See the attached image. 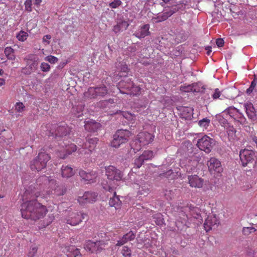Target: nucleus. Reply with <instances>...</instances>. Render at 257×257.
I'll use <instances>...</instances> for the list:
<instances>
[{"label":"nucleus","mask_w":257,"mask_h":257,"mask_svg":"<svg viewBox=\"0 0 257 257\" xmlns=\"http://www.w3.org/2000/svg\"><path fill=\"white\" fill-rule=\"evenodd\" d=\"M39 195L40 192L35 188L32 189L29 187L26 189L22 197L24 202L21 205V212L23 218L36 221L46 215L48 212L46 206L39 203L36 199Z\"/></svg>","instance_id":"f257e3e1"},{"label":"nucleus","mask_w":257,"mask_h":257,"mask_svg":"<svg viewBox=\"0 0 257 257\" xmlns=\"http://www.w3.org/2000/svg\"><path fill=\"white\" fill-rule=\"evenodd\" d=\"M105 175L108 182L104 181L101 183L103 189L109 192H113L119 186L120 182L123 176L122 172L113 166H109L105 168Z\"/></svg>","instance_id":"f03ea898"},{"label":"nucleus","mask_w":257,"mask_h":257,"mask_svg":"<svg viewBox=\"0 0 257 257\" xmlns=\"http://www.w3.org/2000/svg\"><path fill=\"white\" fill-rule=\"evenodd\" d=\"M46 147L40 150L38 156L35 157L30 163V167L32 171L40 172L46 168L48 162L51 159V156L47 153Z\"/></svg>","instance_id":"7ed1b4c3"},{"label":"nucleus","mask_w":257,"mask_h":257,"mask_svg":"<svg viewBox=\"0 0 257 257\" xmlns=\"http://www.w3.org/2000/svg\"><path fill=\"white\" fill-rule=\"evenodd\" d=\"M117 88L120 93L134 96L137 95L140 91V88L134 85L132 78L128 77H124L119 81Z\"/></svg>","instance_id":"20e7f679"},{"label":"nucleus","mask_w":257,"mask_h":257,"mask_svg":"<svg viewBox=\"0 0 257 257\" xmlns=\"http://www.w3.org/2000/svg\"><path fill=\"white\" fill-rule=\"evenodd\" d=\"M70 131V128L65 123L56 124L50 131L48 136L49 138L52 137V139H55L58 141L61 138L69 134Z\"/></svg>","instance_id":"39448f33"},{"label":"nucleus","mask_w":257,"mask_h":257,"mask_svg":"<svg viewBox=\"0 0 257 257\" xmlns=\"http://www.w3.org/2000/svg\"><path fill=\"white\" fill-rule=\"evenodd\" d=\"M257 157V152L248 149H242L239 152L241 165L245 167L252 164Z\"/></svg>","instance_id":"423d86ee"},{"label":"nucleus","mask_w":257,"mask_h":257,"mask_svg":"<svg viewBox=\"0 0 257 257\" xmlns=\"http://www.w3.org/2000/svg\"><path fill=\"white\" fill-rule=\"evenodd\" d=\"M108 93V89L104 85H101L96 87H89L87 91L84 93L86 97L94 99L97 97H104Z\"/></svg>","instance_id":"0eeeda50"},{"label":"nucleus","mask_w":257,"mask_h":257,"mask_svg":"<svg viewBox=\"0 0 257 257\" xmlns=\"http://www.w3.org/2000/svg\"><path fill=\"white\" fill-rule=\"evenodd\" d=\"M215 144V141L209 137L204 135L198 139L197 143V147L200 150L206 153H210Z\"/></svg>","instance_id":"6e6552de"},{"label":"nucleus","mask_w":257,"mask_h":257,"mask_svg":"<svg viewBox=\"0 0 257 257\" xmlns=\"http://www.w3.org/2000/svg\"><path fill=\"white\" fill-rule=\"evenodd\" d=\"M106 243L103 240H98L95 242L91 240L87 241L84 244V248L87 251L91 253H98L104 249Z\"/></svg>","instance_id":"1a4fd4ad"},{"label":"nucleus","mask_w":257,"mask_h":257,"mask_svg":"<svg viewBox=\"0 0 257 257\" xmlns=\"http://www.w3.org/2000/svg\"><path fill=\"white\" fill-rule=\"evenodd\" d=\"M224 113L228 114L235 121L241 125L246 123V119L242 113H240L238 109L235 107H229L224 111Z\"/></svg>","instance_id":"9d476101"},{"label":"nucleus","mask_w":257,"mask_h":257,"mask_svg":"<svg viewBox=\"0 0 257 257\" xmlns=\"http://www.w3.org/2000/svg\"><path fill=\"white\" fill-rule=\"evenodd\" d=\"M86 216V214L82 213L80 212H70L67 219L66 223L72 226L77 225L84 219Z\"/></svg>","instance_id":"9b49d317"},{"label":"nucleus","mask_w":257,"mask_h":257,"mask_svg":"<svg viewBox=\"0 0 257 257\" xmlns=\"http://www.w3.org/2000/svg\"><path fill=\"white\" fill-rule=\"evenodd\" d=\"M97 194L93 192H85L82 196H79L77 200L80 204L83 205L86 203H92L96 200Z\"/></svg>","instance_id":"f8f14e48"},{"label":"nucleus","mask_w":257,"mask_h":257,"mask_svg":"<svg viewBox=\"0 0 257 257\" xmlns=\"http://www.w3.org/2000/svg\"><path fill=\"white\" fill-rule=\"evenodd\" d=\"M79 175L82 179L88 181V183L96 182L98 177L97 173L95 171H93L87 172L81 170L79 171Z\"/></svg>","instance_id":"ddd939ff"},{"label":"nucleus","mask_w":257,"mask_h":257,"mask_svg":"<svg viewBox=\"0 0 257 257\" xmlns=\"http://www.w3.org/2000/svg\"><path fill=\"white\" fill-rule=\"evenodd\" d=\"M154 138L153 135L147 132H141L137 136V140L139 144H142L143 146L148 145L152 142Z\"/></svg>","instance_id":"4468645a"},{"label":"nucleus","mask_w":257,"mask_h":257,"mask_svg":"<svg viewBox=\"0 0 257 257\" xmlns=\"http://www.w3.org/2000/svg\"><path fill=\"white\" fill-rule=\"evenodd\" d=\"M207 165L210 171H214L217 173H220L223 170L220 162L216 158H211L207 161Z\"/></svg>","instance_id":"2eb2a0df"},{"label":"nucleus","mask_w":257,"mask_h":257,"mask_svg":"<svg viewBox=\"0 0 257 257\" xmlns=\"http://www.w3.org/2000/svg\"><path fill=\"white\" fill-rule=\"evenodd\" d=\"M129 23L123 18L117 19L116 24L113 27V31L116 34L126 30L129 26Z\"/></svg>","instance_id":"dca6fc26"},{"label":"nucleus","mask_w":257,"mask_h":257,"mask_svg":"<svg viewBox=\"0 0 257 257\" xmlns=\"http://www.w3.org/2000/svg\"><path fill=\"white\" fill-rule=\"evenodd\" d=\"M219 223V220L216 215L208 216L204 223V227L206 232L210 230L212 226L217 225Z\"/></svg>","instance_id":"f3484780"},{"label":"nucleus","mask_w":257,"mask_h":257,"mask_svg":"<svg viewBox=\"0 0 257 257\" xmlns=\"http://www.w3.org/2000/svg\"><path fill=\"white\" fill-rule=\"evenodd\" d=\"M188 179L191 187L200 188L203 186V180L196 175L188 176Z\"/></svg>","instance_id":"a211bd4d"},{"label":"nucleus","mask_w":257,"mask_h":257,"mask_svg":"<svg viewBox=\"0 0 257 257\" xmlns=\"http://www.w3.org/2000/svg\"><path fill=\"white\" fill-rule=\"evenodd\" d=\"M149 29L150 25L149 24L144 25L140 27L139 30L135 32L133 35L139 39L144 38L150 35Z\"/></svg>","instance_id":"6ab92c4d"},{"label":"nucleus","mask_w":257,"mask_h":257,"mask_svg":"<svg viewBox=\"0 0 257 257\" xmlns=\"http://www.w3.org/2000/svg\"><path fill=\"white\" fill-rule=\"evenodd\" d=\"M244 107L248 117L252 120H256V111L253 104L251 102H247L244 104Z\"/></svg>","instance_id":"aec40b11"},{"label":"nucleus","mask_w":257,"mask_h":257,"mask_svg":"<svg viewBox=\"0 0 257 257\" xmlns=\"http://www.w3.org/2000/svg\"><path fill=\"white\" fill-rule=\"evenodd\" d=\"M101 127L100 123L90 120L86 121L84 125L85 129L90 132H96Z\"/></svg>","instance_id":"412c9836"},{"label":"nucleus","mask_w":257,"mask_h":257,"mask_svg":"<svg viewBox=\"0 0 257 257\" xmlns=\"http://www.w3.org/2000/svg\"><path fill=\"white\" fill-rule=\"evenodd\" d=\"M114 103V100L110 98L107 100H102L95 104V107L102 110L107 109L110 108L111 105Z\"/></svg>","instance_id":"4be33fe9"},{"label":"nucleus","mask_w":257,"mask_h":257,"mask_svg":"<svg viewBox=\"0 0 257 257\" xmlns=\"http://www.w3.org/2000/svg\"><path fill=\"white\" fill-rule=\"evenodd\" d=\"M112 193V192H110ZM113 196L112 197H110L109 200V205L111 207H114L116 209L120 208L121 205V202L119 199V198L118 196L116 195L115 191L114 190L113 191Z\"/></svg>","instance_id":"5701e85b"},{"label":"nucleus","mask_w":257,"mask_h":257,"mask_svg":"<svg viewBox=\"0 0 257 257\" xmlns=\"http://www.w3.org/2000/svg\"><path fill=\"white\" fill-rule=\"evenodd\" d=\"M182 117L186 120H191L193 118V109L191 107H183L181 110Z\"/></svg>","instance_id":"b1692460"},{"label":"nucleus","mask_w":257,"mask_h":257,"mask_svg":"<svg viewBox=\"0 0 257 257\" xmlns=\"http://www.w3.org/2000/svg\"><path fill=\"white\" fill-rule=\"evenodd\" d=\"M66 255L68 257H81L80 249L76 248L74 246H68L67 249Z\"/></svg>","instance_id":"393cba45"},{"label":"nucleus","mask_w":257,"mask_h":257,"mask_svg":"<svg viewBox=\"0 0 257 257\" xmlns=\"http://www.w3.org/2000/svg\"><path fill=\"white\" fill-rule=\"evenodd\" d=\"M61 170V175L63 178H70L74 174L72 168L69 165H62Z\"/></svg>","instance_id":"a878e982"},{"label":"nucleus","mask_w":257,"mask_h":257,"mask_svg":"<svg viewBox=\"0 0 257 257\" xmlns=\"http://www.w3.org/2000/svg\"><path fill=\"white\" fill-rule=\"evenodd\" d=\"M115 135H116L117 138H120L121 141H124L127 142L131 133L127 130H119L116 132Z\"/></svg>","instance_id":"bb28decb"},{"label":"nucleus","mask_w":257,"mask_h":257,"mask_svg":"<svg viewBox=\"0 0 257 257\" xmlns=\"http://www.w3.org/2000/svg\"><path fill=\"white\" fill-rule=\"evenodd\" d=\"M56 181L54 179H50L49 177L44 175L38 178L36 181L37 185H41L42 184H47V183L54 184Z\"/></svg>","instance_id":"cd10ccee"},{"label":"nucleus","mask_w":257,"mask_h":257,"mask_svg":"<svg viewBox=\"0 0 257 257\" xmlns=\"http://www.w3.org/2000/svg\"><path fill=\"white\" fill-rule=\"evenodd\" d=\"M172 15V12H169L168 9L163 11L162 13L158 15L156 19L158 22H160L166 20L169 17Z\"/></svg>","instance_id":"c85d7f7f"},{"label":"nucleus","mask_w":257,"mask_h":257,"mask_svg":"<svg viewBox=\"0 0 257 257\" xmlns=\"http://www.w3.org/2000/svg\"><path fill=\"white\" fill-rule=\"evenodd\" d=\"M150 191V185L148 183H144L140 186L138 193L140 195L147 196Z\"/></svg>","instance_id":"c756f323"},{"label":"nucleus","mask_w":257,"mask_h":257,"mask_svg":"<svg viewBox=\"0 0 257 257\" xmlns=\"http://www.w3.org/2000/svg\"><path fill=\"white\" fill-rule=\"evenodd\" d=\"M86 141L88 144H89V146L86 143L85 144V147H88L89 152H91L92 149H93L94 146L96 145L98 141V139L97 138L94 137L91 138L90 137H87L86 138Z\"/></svg>","instance_id":"7c9ffc66"},{"label":"nucleus","mask_w":257,"mask_h":257,"mask_svg":"<svg viewBox=\"0 0 257 257\" xmlns=\"http://www.w3.org/2000/svg\"><path fill=\"white\" fill-rule=\"evenodd\" d=\"M67 188L65 185L61 184L57 186L54 190V194L57 196L64 195L66 192Z\"/></svg>","instance_id":"2f4dec72"},{"label":"nucleus","mask_w":257,"mask_h":257,"mask_svg":"<svg viewBox=\"0 0 257 257\" xmlns=\"http://www.w3.org/2000/svg\"><path fill=\"white\" fill-rule=\"evenodd\" d=\"M126 142L124 141H121L120 138H117L116 135H113V139L111 142V147L115 148H118L121 144L125 143Z\"/></svg>","instance_id":"473e14b6"},{"label":"nucleus","mask_w":257,"mask_h":257,"mask_svg":"<svg viewBox=\"0 0 257 257\" xmlns=\"http://www.w3.org/2000/svg\"><path fill=\"white\" fill-rule=\"evenodd\" d=\"M215 119L220 123V124L224 128L227 127L229 123L227 120L221 114H218L216 115Z\"/></svg>","instance_id":"72a5a7b5"},{"label":"nucleus","mask_w":257,"mask_h":257,"mask_svg":"<svg viewBox=\"0 0 257 257\" xmlns=\"http://www.w3.org/2000/svg\"><path fill=\"white\" fill-rule=\"evenodd\" d=\"M196 165L197 162L195 160L192 161L191 160H188L186 165H185V168L186 169L187 172H191L194 170L196 168Z\"/></svg>","instance_id":"f704fd0d"},{"label":"nucleus","mask_w":257,"mask_h":257,"mask_svg":"<svg viewBox=\"0 0 257 257\" xmlns=\"http://www.w3.org/2000/svg\"><path fill=\"white\" fill-rule=\"evenodd\" d=\"M4 53L7 57L10 60H14L15 56L14 55V51L13 48L10 47H6L5 49Z\"/></svg>","instance_id":"c9c22d12"},{"label":"nucleus","mask_w":257,"mask_h":257,"mask_svg":"<svg viewBox=\"0 0 257 257\" xmlns=\"http://www.w3.org/2000/svg\"><path fill=\"white\" fill-rule=\"evenodd\" d=\"M144 161L149 160L152 159L154 157V153L152 151L147 150L140 155Z\"/></svg>","instance_id":"e433bc0d"},{"label":"nucleus","mask_w":257,"mask_h":257,"mask_svg":"<svg viewBox=\"0 0 257 257\" xmlns=\"http://www.w3.org/2000/svg\"><path fill=\"white\" fill-rule=\"evenodd\" d=\"M143 146L142 144H139V141L137 139L132 144V148L130 152L133 151L134 153H136L141 149V147Z\"/></svg>","instance_id":"4c0bfd02"},{"label":"nucleus","mask_w":257,"mask_h":257,"mask_svg":"<svg viewBox=\"0 0 257 257\" xmlns=\"http://www.w3.org/2000/svg\"><path fill=\"white\" fill-rule=\"evenodd\" d=\"M28 36V33L22 30L17 34L16 37L19 41L24 42L27 40Z\"/></svg>","instance_id":"58836bf2"},{"label":"nucleus","mask_w":257,"mask_h":257,"mask_svg":"<svg viewBox=\"0 0 257 257\" xmlns=\"http://www.w3.org/2000/svg\"><path fill=\"white\" fill-rule=\"evenodd\" d=\"M257 84V78L254 77L253 80L251 81L250 86L246 89V93L247 94H250L253 91L254 88Z\"/></svg>","instance_id":"ea45409f"},{"label":"nucleus","mask_w":257,"mask_h":257,"mask_svg":"<svg viewBox=\"0 0 257 257\" xmlns=\"http://www.w3.org/2000/svg\"><path fill=\"white\" fill-rule=\"evenodd\" d=\"M210 120L207 117L204 118L198 121V124L200 127L206 128L210 124Z\"/></svg>","instance_id":"a19ab883"},{"label":"nucleus","mask_w":257,"mask_h":257,"mask_svg":"<svg viewBox=\"0 0 257 257\" xmlns=\"http://www.w3.org/2000/svg\"><path fill=\"white\" fill-rule=\"evenodd\" d=\"M144 160L141 156H140L138 158H136L134 161V168H140L144 164Z\"/></svg>","instance_id":"79ce46f5"},{"label":"nucleus","mask_w":257,"mask_h":257,"mask_svg":"<svg viewBox=\"0 0 257 257\" xmlns=\"http://www.w3.org/2000/svg\"><path fill=\"white\" fill-rule=\"evenodd\" d=\"M256 229L253 227H244L242 228V233L245 235H248L251 233L254 232Z\"/></svg>","instance_id":"37998d69"},{"label":"nucleus","mask_w":257,"mask_h":257,"mask_svg":"<svg viewBox=\"0 0 257 257\" xmlns=\"http://www.w3.org/2000/svg\"><path fill=\"white\" fill-rule=\"evenodd\" d=\"M121 252L124 257H131L132 254L131 250L127 246H124Z\"/></svg>","instance_id":"c03bdc74"},{"label":"nucleus","mask_w":257,"mask_h":257,"mask_svg":"<svg viewBox=\"0 0 257 257\" xmlns=\"http://www.w3.org/2000/svg\"><path fill=\"white\" fill-rule=\"evenodd\" d=\"M122 2L120 0H113L109 4V7L112 9H116L121 5Z\"/></svg>","instance_id":"a18cd8bd"},{"label":"nucleus","mask_w":257,"mask_h":257,"mask_svg":"<svg viewBox=\"0 0 257 257\" xmlns=\"http://www.w3.org/2000/svg\"><path fill=\"white\" fill-rule=\"evenodd\" d=\"M45 60L46 61H48L51 64H55L58 61V59L52 55H49L45 58Z\"/></svg>","instance_id":"49530a36"},{"label":"nucleus","mask_w":257,"mask_h":257,"mask_svg":"<svg viewBox=\"0 0 257 257\" xmlns=\"http://www.w3.org/2000/svg\"><path fill=\"white\" fill-rule=\"evenodd\" d=\"M25 106L22 102H17L15 105V109L19 112L24 111Z\"/></svg>","instance_id":"de8ad7c7"},{"label":"nucleus","mask_w":257,"mask_h":257,"mask_svg":"<svg viewBox=\"0 0 257 257\" xmlns=\"http://www.w3.org/2000/svg\"><path fill=\"white\" fill-rule=\"evenodd\" d=\"M25 8L26 11L28 12H31L32 11V0H26L25 3Z\"/></svg>","instance_id":"09e8293b"},{"label":"nucleus","mask_w":257,"mask_h":257,"mask_svg":"<svg viewBox=\"0 0 257 257\" xmlns=\"http://www.w3.org/2000/svg\"><path fill=\"white\" fill-rule=\"evenodd\" d=\"M38 62L36 61H33L31 64L28 65V67L32 71L35 72L37 69Z\"/></svg>","instance_id":"8fccbe9b"},{"label":"nucleus","mask_w":257,"mask_h":257,"mask_svg":"<svg viewBox=\"0 0 257 257\" xmlns=\"http://www.w3.org/2000/svg\"><path fill=\"white\" fill-rule=\"evenodd\" d=\"M124 236L126 238V242H127L128 241L134 240L135 238L136 235L133 232V231H131L124 234Z\"/></svg>","instance_id":"3c124183"},{"label":"nucleus","mask_w":257,"mask_h":257,"mask_svg":"<svg viewBox=\"0 0 257 257\" xmlns=\"http://www.w3.org/2000/svg\"><path fill=\"white\" fill-rule=\"evenodd\" d=\"M40 67L41 70L43 72H48L50 69V65L45 62H43L41 63Z\"/></svg>","instance_id":"603ef678"},{"label":"nucleus","mask_w":257,"mask_h":257,"mask_svg":"<svg viewBox=\"0 0 257 257\" xmlns=\"http://www.w3.org/2000/svg\"><path fill=\"white\" fill-rule=\"evenodd\" d=\"M230 11L231 13H235L237 15H242L243 12L238 7L234 6L230 9Z\"/></svg>","instance_id":"864d4df0"},{"label":"nucleus","mask_w":257,"mask_h":257,"mask_svg":"<svg viewBox=\"0 0 257 257\" xmlns=\"http://www.w3.org/2000/svg\"><path fill=\"white\" fill-rule=\"evenodd\" d=\"M37 251V247L36 246H32L30 248V251L28 253L29 257H33Z\"/></svg>","instance_id":"5fc2aeb1"},{"label":"nucleus","mask_w":257,"mask_h":257,"mask_svg":"<svg viewBox=\"0 0 257 257\" xmlns=\"http://www.w3.org/2000/svg\"><path fill=\"white\" fill-rule=\"evenodd\" d=\"M193 86L191 85H188L187 86H181L180 90L184 92H190L192 91Z\"/></svg>","instance_id":"6e6d98bb"},{"label":"nucleus","mask_w":257,"mask_h":257,"mask_svg":"<svg viewBox=\"0 0 257 257\" xmlns=\"http://www.w3.org/2000/svg\"><path fill=\"white\" fill-rule=\"evenodd\" d=\"M77 150V146L75 145H71L67 150V153L68 155L72 154Z\"/></svg>","instance_id":"4d7b16f0"},{"label":"nucleus","mask_w":257,"mask_h":257,"mask_svg":"<svg viewBox=\"0 0 257 257\" xmlns=\"http://www.w3.org/2000/svg\"><path fill=\"white\" fill-rule=\"evenodd\" d=\"M227 130L228 135H233L235 133L236 130L232 125H230L229 123L227 127H225Z\"/></svg>","instance_id":"13d9d810"},{"label":"nucleus","mask_w":257,"mask_h":257,"mask_svg":"<svg viewBox=\"0 0 257 257\" xmlns=\"http://www.w3.org/2000/svg\"><path fill=\"white\" fill-rule=\"evenodd\" d=\"M126 242V238L123 235L121 239L117 241V243L116 244V246H121L125 243Z\"/></svg>","instance_id":"bf43d9fd"},{"label":"nucleus","mask_w":257,"mask_h":257,"mask_svg":"<svg viewBox=\"0 0 257 257\" xmlns=\"http://www.w3.org/2000/svg\"><path fill=\"white\" fill-rule=\"evenodd\" d=\"M224 42L223 39L218 38L216 40V44L218 47H222L223 46Z\"/></svg>","instance_id":"052dcab7"},{"label":"nucleus","mask_w":257,"mask_h":257,"mask_svg":"<svg viewBox=\"0 0 257 257\" xmlns=\"http://www.w3.org/2000/svg\"><path fill=\"white\" fill-rule=\"evenodd\" d=\"M32 71L28 67V66L23 68L22 69V73L26 74V75H29L30 74Z\"/></svg>","instance_id":"680f3d73"},{"label":"nucleus","mask_w":257,"mask_h":257,"mask_svg":"<svg viewBox=\"0 0 257 257\" xmlns=\"http://www.w3.org/2000/svg\"><path fill=\"white\" fill-rule=\"evenodd\" d=\"M220 96V91L219 90V89L216 88L215 90V92L212 95V97L214 99H217L219 98Z\"/></svg>","instance_id":"e2e57ef3"},{"label":"nucleus","mask_w":257,"mask_h":257,"mask_svg":"<svg viewBox=\"0 0 257 257\" xmlns=\"http://www.w3.org/2000/svg\"><path fill=\"white\" fill-rule=\"evenodd\" d=\"M255 251L251 248H248L247 250V255L248 257H254Z\"/></svg>","instance_id":"0e129e2a"},{"label":"nucleus","mask_w":257,"mask_h":257,"mask_svg":"<svg viewBox=\"0 0 257 257\" xmlns=\"http://www.w3.org/2000/svg\"><path fill=\"white\" fill-rule=\"evenodd\" d=\"M250 138L252 142L254 143L256 145V147L257 148V137L255 135H251Z\"/></svg>","instance_id":"69168bd1"},{"label":"nucleus","mask_w":257,"mask_h":257,"mask_svg":"<svg viewBox=\"0 0 257 257\" xmlns=\"http://www.w3.org/2000/svg\"><path fill=\"white\" fill-rule=\"evenodd\" d=\"M169 12H172V15L177 12L179 9L176 6L172 7L171 9H168Z\"/></svg>","instance_id":"338daca9"},{"label":"nucleus","mask_w":257,"mask_h":257,"mask_svg":"<svg viewBox=\"0 0 257 257\" xmlns=\"http://www.w3.org/2000/svg\"><path fill=\"white\" fill-rule=\"evenodd\" d=\"M254 164H251L253 166V168L254 171H257V157H256L255 160L254 161Z\"/></svg>","instance_id":"774afa93"}]
</instances>
